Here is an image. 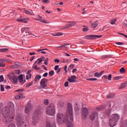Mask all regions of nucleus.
I'll list each match as a JSON object with an SVG mask.
<instances>
[{
	"instance_id": "2f4dec72",
	"label": "nucleus",
	"mask_w": 127,
	"mask_h": 127,
	"mask_svg": "<svg viewBox=\"0 0 127 127\" xmlns=\"http://www.w3.org/2000/svg\"><path fill=\"white\" fill-rule=\"evenodd\" d=\"M116 22H117V19H113V20L111 21L110 23L112 25H114V24H115L116 23Z\"/></svg>"
},
{
	"instance_id": "338daca9",
	"label": "nucleus",
	"mask_w": 127,
	"mask_h": 127,
	"mask_svg": "<svg viewBox=\"0 0 127 127\" xmlns=\"http://www.w3.org/2000/svg\"><path fill=\"white\" fill-rule=\"evenodd\" d=\"M76 71H77V69L76 68H74L73 70H72V73H75V72H76Z\"/></svg>"
},
{
	"instance_id": "f8f14e48",
	"label": "nucleus",
	"mask_w": 127,
	"mask_h": 127,
	"mask_svg": "<svg viewBox=\"0 0 127 127\" xmlns=\"http://www.w3.org/2000/svg\"><path fill=\"white\" fill-rule=\"evenodd\" d=\"M76 24V22H69L68 23H67L65 24V27L63 28V29H64L65 28H70V27H72V26H74Z\"/></svg>"
},
{
	"instance_id": "c85d7f7f",
	"label": "nucleus",
	"mask_w": 127,
	"mask_h": 127,
	"mask_svg": "<svg viewBox=\"0 0 127 127\" xmlns=\"http://www.w3.org/2000/svg\"><path fill=\"white\" fill-rule=\"evenodd\" d=\"M86 80L87 81H97V80H98V79H97L96 78H87Z\"/></svg>"
},
{
	"instance_id": "f257e3e1",
	"label": "nucleus",
	"mask_w": 127,
	"mask_h": 127,
	"mask_svg": "<svg viewBox=\"0 0 127 127\" xmlns=\"http://www.w3.org/2000/svg\"><path fill=\"white\" fill-rule=\"evenodd\" d=\"M66 114L67 115L64 116L62 113H58L57 115V123L59 125L66 124L67 123V127H73V108L72 104H68V109Z\"/></svg>"
},
{
	"instance_id": "f3484780",
	"label": "nucleus",
	"mask_w": 127,
	"mask_h": 127,
	"mask_svg": "<svg viewBox=\"0 0 127 127\" xmlns=\"http://www.w3.org/2000/svg\"><path fill=\"white\" fill-rule=\"evenodd\" d=\"M98 25H99V22H98V21H95L91 24V28H96Z\"/></svg>"
},
{
	"instance_id": "9d476101",
	"label": "nucleus",
	"mask_w": 127,
	"mask_h": 127,
	"mask_svg": "<svg viewBox=\"0 0 127 127\" xmlns=\"http://www.w3.org/2000/svg\"><path fill=\"white\" fill-rule=\"evenodd\" d=\"M76 79H77V76L71 75L70 77H68L67 81L69 82V83H75V82H76Z\"/></svg>"
},
{
	"instance_id": "13d9d810",
	"label": "nucleus",
	"mask_w": 127,
	"mask_h": 127,
	"mask_svg": "<svg viewBox=\"0 0 127 127\" xmlns=\"http://www.w3.org/2000/svg\"><path fill=\"white\" fill-rule=\"evenodd\" d=\"M55 62L56 63H59L60 62V60H59V59H55Z\"/></svg>"
},
{
	"instance_id": "58836bf2",
	"label": "nucleus",
	"mask_w": 127,
	"mask_h": 127,
	"mask_svg": "<svg viewBox=\"0 0 127 127\" xmlns=\"http://www.w3.org/2000/svg\"><path fill=\"white\" fill-rule=\"evenodd\" d=\"M22 22H24V23H27V22H28V21L26 18H23Z\"/></svg>"
},
{
	"instance_id": "1a4fd4ad",
	"label": "nucleus",
	"mask_w": 127,
	"mask_h": 127,
	"mask_svg": "<svg viewBox=\"0 0 127 127\" xmlns=\"http://www.w3.org/2000/svg\"><path fill=\"white\" fill-rule=\"evenodd\" d=\"M88 109L86 108H83L82 110V117L83 119H86L87 118V116H88Z\"/></svg>"
},
{
	"instance_id": "c9c22d12",
	"label": "nucleus",
	"mask_w": 127,
	"mask_h": 127,
	"mask_svg": "<svg viewBox=\"0 0 127 127\" xmlns=\"http://www.w3.org/2000/svg\"><path fill=\"white\" fill-rule=\"evenodd\" d=\"M64 47H65V46L63 45L62 46H58L56 47L57 49H64Z\"/></svg>"
},
{
	"instance_id": "dca6fc26",
	"label": "nucleus",
	"mask_w": 127,
	"mask_h": 127,
	"mask_svg": "<svg viewBox=\"0 0 127 127\" xmlns=\"http://www.w3.org/2000/svg\"><path fill=\"white\" fill-rule=\"evenodd\" d=\"M104 73V71H101L100 73L99 72H96L94 74V77H96V78H100L102 75Z\"/></svg>"
},
{
	"instance_id": "7c9ffc66",
	"label": "nucleus",
	"mask_w": 127,
	"mask_h": 127,
	"mask_svg": "<svg viewBox=\"0 0 127 127\" xmlns=\"http://www.w3.org/2000/svg\"><path fill=\"white\" fill-rule=\"evenodd\" d=\"M49 75L51 76L52 77L53 75H54V70H51L49 72Z\"/></svg>"
},
{
	"instance_id": "6e6d98bb",
	"label": "nucleus",
	"mask_w": 127,
	"mask_h": 127,
	"mask_svg": "<svg viewBox=\"0 0 127 127\" xmlns=\"http://www.w3.org/2000/svg\"><path fill=\"white\" fill-rule=\"evenodd\" d=\"M48 76V72H45L43 75V77H47Z\"/></svg>"
},
{
	"instance_id": "f704fd0d",
	"label": "nucleus",
	"mask_w": 127,
	"mask_h": 127,
	"mask_svg": "<svg viewBox=\"0 0 127 127\" xmlns=\"http://www.w3.org/2000/svg\"><path fill=\"white\" fill-rule=\"evenodd\" d=\"M15 73L16 74V75H19L20 74V70L19 69H16L15 70Z\"/></svg>"
},
{
	"instance_id": "3c124183",
	"label": "nucleus",
	"mask_w": 127,
	"mask_h": 127,
	"mask_svg": "<svg viewBox=\"0 0 127 127\" xmlns=\"http://www.w3.org/2000/svg\"><path fill=\"white\" fill-rule=\"evenodd\" d=\"M67 68H68V66L67 65L64 66V71L66 73L68 72V70H67Z\"/></svg>"
},
{
	"instance_id": "6e6552de",
	"label": "nucleus",
	"mask_w": 127,
	"mask_h": 127,
	"mask_svg": "<svg viewBox=\"0 0 127 127\" xmlns=\"http://www.w3.org/2000/svg\"><path fill=\"white\" fill-rule=\"evenodd\" d=\"M8 78L9 79V80L12 82V83H14V84H16L18 81V78H17V76L16 75H13L12 77L9 75H7Z\"/></svg>"
},
{
	"instance_id": "774afa93",
	"label": "nucleus",
	"mask_w": 127,
	"mask_h": 127,
	"mask_svg": "<svg viewBox=\"0 0 127 127\" xmlns=\"http://www.w3.org/2000/svg\"><path fill=\"white\" fill-rule=\"evenodd\" d=\"M46 13H51V11H48V10H46Z\"/></svg>"
},
{
	"instance_id": "de8ad7c7",
	"label": "nucleus",
	"mask_w": 127,
	"mask_h": 127,
	"mask_svg": "<svg viewBox=\"0 0 127 127\" xmlns=\"http://www.w3.org/2000/svg\"><path fill=\"white\" fill-rule=\"evenodd\" d=\"M69 82L66 81L64 83V87H67L68 86Z\"/></svg>"
},
{
	"instance_id": "09e8293b",
	"label": "nucleus",
	"mask_w": 127,
	"mask_h": 127,
	"mask_svg": "<svg viewBox=\"0 0 127 127\" xmlns=\"http://www.w3.org/2000/svg\"><path fill=\"white\" fill-rule=\"evenodd\" d=\"M59 68V65H57L55 66V71H57Z\"/></svg>"
},
{
	"instance_id": "e2e57ef3",
	"label": "nucleus",
	"mask_w": 127,
	"mask_h": 127,
	"mask_svg": "<svg viewBox=\"0 0 127 127\" xmlns=\"http://www.w3.org/2000/svg\"><path fill=\"white\" fill-rule=\"evenodd\" d=\"M5 62H7V63L10 62V60H9V59H5Z\"/></svg>"
},
{
	"instance_id": "ddd939ff",
	"label": "nucleus",
	"mask_w": 127,
	"mask_h": 127,
	"mask_svg": "<svg viewBox=\"0 0 127 127\" xmlns=\"http://www.w3.org/2000/svg\"><path fill=\"white\" fill-rule=\"evenodd\" d=\"M31 111V104L30 103H28L25 108V114H28L30 113Z\"/></svg>"
},
{
	"instance_id": "a211bd4d",
	"label": "nucleus",
	"mask_w": 127,
	"mask_h": 127,
	"mask_svg": "<svg viewBox=\"0 0 127 127\" xmlns=\"http://www.w3.org/2000/svg\"><path fill=\"white\" fill-rule=\"evenodd\" d=\"M107 99H113L115 97L114 93H110L106 96Z\"/></svg>"
},
{
	"instance_id": "bf43d9fd",
	"label": "nucleus",
	"mask_w": 127,
	"mask_h": 127,
	"mask_svg": "<svg viewBox=\"0 0 127 127\" xmlns=\"http://www.w3.org/2000/svg\"><path fill=\"white\" fill-rule=\"evenodd\" d=\"M88 29L87 28H84L83 29V31H84V32H87V31H88Z\"/></svg>"
},
{
	"instance_id": "680f3d73",
	"label": "nucleus",
	"mask_w": 127,
	"mask_h": 127,
	"mask_svg": "<svg viewBox=\"0 0 127 127\" xmlns=\"http://www.w3.org/2000/svg\"><path fill=\"white\" fill-rule=\"evenodd\" d=\"M42 67H43L44 68L45 71H47V67H46L45 65H42Z\"/></svg>"
},
{
	"instance_id": "5701e85b",
	"label": "nucleus",
	"mask_w": 127,
	"mask_h": 127,
	"mask_svg": "<svg viewBox=\"0 0 127 127\" xmlns=\"http://www.w3.org/2000/svg\"><path fill=\"white\" fill-rule=\"evenodd\" d=\"M31 78V74L30 73L29 71H28L26 75V79L28 80V79Z\"/></svg>"
},
{
	"instance_id": "72a5a7b5",
	"label": "nucleus",
	"mask_w": 127,
	"mask_h": 127,
	"mask_svg": "<svg viewBox=\"0 0 127 127\" xmlns=\"http://www.w3.org/2000/svg\"><path fill=\"white\" fill-rule=\"evenodd\" d=\"M0 67L1 68H4L5 67V64L4 63H1L0 64Z\"/></svg>"
},
{
	"instance_id": "4be33fe9",
	"label": "nucleus",
	"mask_w": 127,
	"mask_h": 127,
	"mask_svg": "<svg viewBox=\"0 0 127 127\" xmlns=\"http://www.w3.org/2000/svg\"><path fill=\"white\" fill-rule=\"evenodd\" d=\"M29 29V27H23L21 29V32L23 33V32H25V31H28Z\"/></svg>"
},
{
	"instance_id": "0e129e2a",
	"label": "nucleus",
	"mask_w": 127,
	"mask_h": 127,
	"mask_svg": "<svg viewBox=\"0 0 127 127\" xmlns=\"http://www.w3.org/2000/svg\"><path fill=\"white\" fill-rule=\"evenodd\" d=\"M5 89H6L7 90L8 89H10V86H9V85H6L5 86Z\"/></svg>"
},
{
	"instance_id": "79ce46f5",
	"label": "nucleus",
	"mask_w": 127,
	"mask_h": 127,
	"mask_svg": "<svg viewBox=\"0 0 127 127\" xmlns=\"http://www.w3.org/2000/svg\"><path fill=\"white\" fill-rule=\"evenodd\" d=\"M107 79L108 81H111V80H112V74H109L107 77Z\"/></svg>"
},
{
	"instance_id": "e433bc0d",
	"label": "nucleus",
	"mask_w": 127,
	"mask_h": 127,
	"mask_svg": "<svg viewBox=\"0 0 127 127\" xmlns=\"http://www.w3.org/2000/svg\"><path fill=\"white\" fill-rule=\"evenodd\" d=\"M3 75H0V83H1V82H3Z\"/></svg>"
},
{
	"instance_id": "7ed1b4c3",
	"label": "nucleus",
	"mask_w": 127,
	"mask_h": 127,
	"mask_svg": "<svg viewBox=\"0 0 127 127\" xmlns=\"http://www.w3.org/2000/svg\"><path fill=\"white\" fill-rule=\"evenodd\" d=\"M119 120H120V115H119V114H115L112 115L110 117V119L109 120V125L110 127H115L117 125V123L119 122Z\"/></svg>"
},
{
	"instance_id": "4d7b16f0",
	"label": "nucleus",
	"mask_w": 127,
	"mask_h": 127,
	"mask_svg": "<svg viewBox=\"0 0 127 127\" xmlns=\"http://www.w3.org/2000/svg\"><path fill=\"white\" fill-rule=\"evenodd\" d=\"M67 45H70V44H66L64 45L65 47L64 48V49H68V47H67Z\"/></svg>"
},
{
	"instance_id": "20e7f679",
	"label": "nucleus",
	"mask_w": 127,
	"mask_h": 127,
	"mask_svg": "<svg viewBox=\"0 0 127 127\" xmlns=\"http://www.w3.org/2000/svg\"><path fill=\"white\" fill-rule=\"evenodd\" d=\"M46 113L48 116H54L55 115V106L52 105L48 107Z\"/></svg>"
},
{
	"instance_id": "473e14b6",
	"label": "nucleus",
	"mask_w": 127,
	"mask_h": 127,
	"mask_svg": "<svg viewBox=\"0 0 127 127\" xmlns=\"http://www.w3.org/2000/svg\"><path fill=\"white\" fill-rule=\"evenodd\" d=\"M62 35H63L62 32H58L55 35V36H61Z\"/></svg>"
},
{
	"instance_id": "6ab92c4d",
	"label": "nucleus",
	"mask_w": 127,
	"mask_h": 127,
	"mask_svg": "<svg viewBox=\"0 0 127 127\" xmlns=\"http://www.w3.org/2000/svg\"><path fill=\"white\" fill-rule=\"evenodd\" d=\"M127 86V82H123L122 83L120 89H124V88H126V87Z\"/></svg>"
},
{
	"instance_id": "5fc2aeb1",
	"label": "nucleus",
	"mask_w": 127,
	"mask_h": 127,
	"mask_svg": "<svg viewBox=\"0 0 127 127\" xmlns=\"http://www.w3.org/2000/svg\"><path fill=\"white\" fill-rule=\"evenodd\" d=\"M35 58V56L32 57L30 59V61H31V62L33 61Z\"/></svg>"
},
{
	"instance_id": "f03ea898",
	"label": "nucleus",
	"mask_w": 127,
	"mask_h": 127,
	"mask_svg": "<svg viewBox=\"0 0 127 127\" xmlns=\"http://www.w3.org/2000/svg\"><path fill=\"white\" fill-rule=\"evenodd\" d=\"M10 107L9 106H6L2 111V114L3 118L5 120L6 124L11 123L15 117V112H14V111L12 112H10Z\"/></svg>"
},
{
	"instance_id": "c03bdc74",
	"label": "nucleus",
	"mask_w": 127,
	"mask_h": 127,
	"mask_svg": "<svg viewBox=\"0 0 127 127\" xmlns=\"http://www.w3.org/2000/svg\"><path fill=\"white\" fill-rule=\"evenodd\" d=\"M0 88H1V92H3L4 91V87H3V85H0Z\"/></svg>"
},
{
	"instance_id": "864d4df0",
	"label": "nucleus",
	"mask_w": 127,
	"mask_h": 127,
	"mask_svg": "<svg viewBox=\"0 0 127 127\" xmlns=\"http://www.w3.org/2000/svg\"><path fill=\"white\" fill-rule=\"evenodd\" d=\"M23 18H18L17 19V20L19 22H22V20H23Z\"/></svg>"
},
{
	"instance_id": "39448f33",
	"label": "nucleus",
	"mask_w": 127,
	"mask_h": 127,
	"mask_svg": "<svg viewBox=\"0 0 127 127\" xmlns=\"http://www.w3.org/2000/svg\"><path fill=\"white\" fill-rule=\"evenodd\" d=\"M42 58H40L39 59H37L34 63V65L32 66V68H33L35 70H37V71L40 70V68L38 67V65H41V64H42Z\"/></svg>"
},
{
	"instance_id": "bb28decb",
	"label": "nucleus",
	"mask_w": 127,
	"mask_h": 127,
	"mask_svg": "<svg viewBox=\"0 0 127 127\" xmlns=\"http://www.w3.org/2000/svg\"><path fill=\"white\" fill-rule=\"evenodd\" d=\"M126 72V69H125V67H122L120 69V73L122 74H124Z\"/></svg>"
},
{
	"instance_id": "b1692460",
	"label": "nucleus",
	"mask_w": 127,
	"mask_h": 127,
	"mask_svg": "<svg viewBox=\"0 0 127 127\" xmlns=\"http://www.w3.org/2000/svg\"><path fill=\"white\" fill-rule=\"evenodd\" d=\"M39 18L37 19V20H39V21H40V22H43L44 23H45V21L44 20H42V17L41 16L38 15Z\"/></svg>"
},
{
	"instance_id": "ea45409f",
	"label": "nucleus",
	"mask_w": 127,
	"mask_h": 127,
	"mask_svg": "<svg viewBox=\"0 0 127 127\" xmlns=\"http://www.w3.org/2000/svg\"><path fill=\"white\" fill-rule=\"evenodd\" d=\"M44 104H45V105H46V106H47V105H48V104H49V101H48V99H46L44 101Z\"/></svg>"
},
{
	"instance_id": "412c9836",
	"label": "nucleus",
	"mask_w": 127,
	"mask_h": 127,
	"mask_svg": "<svg viewBox=\"0 0 127 127\" xmlns=\"http://www.w3.org/2000/svg\"><path fill=\"white\" fill-rule=\"evenodd\" d=\"M40 79H41V76L40 75H37L34 79L35 82H37Z\"/></svg>"
},
{
	"instance_id": "423d86ee",
	"label": "nucleus",
	"mask_w": 127,
	"mask_h": 127,
	"mask_svg": "<svg viewBox=\"0 0 127 127\" xmlns=\"http://www.w3.org/2000/svg\"><path fill=\"white\" fill-rule=\"evenodd\" d=\"M23 91H24V89H18L15 91V92H19L18 95H16L15 97V99L16 100H18L19 99H24L25 98V96L23 95V93L20 92H23Z\"/></svg>"
},
{
	"instance_id": "cd10ccee",
	"label": "nucleus",
	"mask_w": 127,
	"mask_h": 127,
	"mask_svg": "<svg viewBox=\"0 0 127 127\" xmlns=\"http://www.w3.org/2000/svg\"><path fill=\"white\" fill-rule=\"evenodd\" d=\"M25 13L29 14V15H34V14H32V13H31L30 11L28 10H25Z\"/></svg>"
},
{
	"instance_id": "37998d69",
	"label": "nucleus",
	"mask_w": 127,
	"mask_h": 127,
	"mask_svg": "<svg viewBox=\"0 0 127 127\" xmlns=\"http://www.w3.org/2000/svg\"><path fill=\"white\" fill-rule=\"evenodd\" d=\"M8 127H15V125H14V124L12 123L11 124H10Z\"/></svg>"
},
{
	"instance_id": "c756f323",
	"label": "nucleus",
	"mask_w": 127,
	"mask_h": 127,
	"mask_svg": "<svg viewBox=\"0 0 127 127\" xmlns=\"http://www.w3.org/2000/svg\"><path fill=\"white\" fill-rule=\"evenodd\" d=\"M33 84V82H31L28 84H26V88H29V87H30V86H32V85Z\"/></svg>"
},
{
	"instance_id": "4c0bfd02",
	"label": "nucleus",
	"mask_w": 127,
	"mask_h": 127,
	"mask_svg": "<svg viewBox=\"0 0 127 127\" xmlns=\"http://www.w3.org/2000/svg\"><path fill=\"white\" fill-rule=\"evenodd\" d=\"M49 60V59L48 58L46 59V60H45V62H44L45 65H47V64H48Z\"/></svg>"
},
{
	"instance_id": "69168bd1",
	"label": "nucleus",
	"mask_w": 127,
	"mask_h": 127,
	"mask_svg": "<svg viewBox=\"0 0 127 127\" xmlns=\"http://www.w3.org/2000/svg\"><path fill=\"white\" fill-rule=\"evenodd\" d=\"M29 55L32 56V55H35V53L33 52V53H29Z\"/></svg>"
},
{
	"instance_id": "393cba45",
	"label": "nucleus",
	"mask_w": 127,
	"mask_h": 127,
	"mask_svg": "<svg viewBox=\"0 0 127 127\" xmlns=\"http://www.w3.org/2000/svg\"><path fill=\"white\" fill-rule=\"evenodd\" d=\"M47 127H56V125L55 124H54L53 125L51 126V124H50V123H47Z\"/></svg>"
},
{
	"instance_id": "9b49d317",
	"label": "nucleus",
	"mask_w": 127,
	"mask_h": 127,
	"mask_svg": "<svg viewBox=\"0 0 127 127\" xmlns=\"http://www.w3.org/2000/svg\"><path fill=\"white\" fill-rule=\"evenodd\" d=\"M47 80V79H46V78H45L42 79L40 82V85L42 89H44V88H46V87H47V83H46Z\"/></svg>"
},
{
	"instance_id": "4468645a",
	"label": "nucleus",
	"mask_w": 127,
	"mask_h": 127,
	"mask_svg": "<svg viewBox=\"0 0 127 127\" xmlns=\"http://www.w3.org/2000/svg\"><path fill=\"white\" fill-rule=\"evenodd\" d=\"M18 81L20 83V84H21V85H23V84H24V83H25V82H26V80H25V79H23V76L22 75V74H20L19 75L18 77Z\"/></svg>"
},
{
	"instance_id": "603ef678",
	"label": "nucleus",
	"mask_w": 127,
	"mask_h": 127,
	"mask_svg": "<svg viewBox=\"0 0 127 127\" xmlns=\"http://www.w3.org/2000/svg\"><path fill=\"white\" fill-rule=\"evenodd\" d=\"M0 62L1 63H2L3 62H5V59H0Z\"/></svg>"
},
{
	"instance_id": "052dcab7",
	"label": "nucleus",
	"mask_w": 127,
	"mask_h": 127,
	"mask_svg": "<svg viewBox=\"0 0 127 127\" xmlns=\"http://www.w3.org/2000/svg\"><path fill=\"white\" fill-rule=\"evenodd\" d=\"M61 68H59L58 70L57 71V74H58V73H60L61 72Z\"/></svg>"
},
{
	"instance_id": "a19ab883",
	"label": "nucleus",
	"mask_w": 127,
	"mask_h": 127,
	"mask_svg": "<svg viewBox=\"0 0 127 127\" xmlns=\"http://www.w3.org/2000/svg\"><path fill=\"white\" fill-rule=\"evenodd\" d=\"M42 1L44 2V3H49V2H50L49 0H43Z\"/></svg>"
},
{
	"instance_id": "a18cd8bd",
	"label": "nucleus",
	"mask_w": 127,
	"mask_h": 127,
	"mask_svg": "<svg viewBox=\"0 0 127 127\" xmlns=\"http://www.w3.org/2000/svg\"><path fill=\"white\" fill-rule=\"evenodd\" d=\"M43 50H48V49H42V50H37V52H40V51H43Z\"/></svg>"
},
{
	"instance_id": "a878e982",
	"label": "nucleus",
	"mask_w": 127,
	"mask_h": 127,
	"mask_svg": "<svg viewBox=\"0 0 127 127\" xmlns=\"http://www.w3.org/2000/svg\"><path fill=\"white\" fill-rule=\"evenodd\" d=\"M8 51V49L6 48L0 49V52H7Z\"/></svg>"
},
{
	"instance_id": "8fccbe9b",
	"label": "nucleus",
	"mask_w": 127,
	"mask_h": 127,
	"mask_svg": "<svg viewBox=\"0 0 127 127\" xmlns=\"http://www.w3.org/2000/svg\"><path fill=\"white\" fill-rule=\"evenodd\" d=\"M116 44H117V45H124L123 43L122 42H117L116 43Z\"/></svg>"
},
{
	"instance_id": "2eb2a0df",
	"label": "nucleus",
	"mask_w": 127,
	"mask_h": 127,
	"mask_svg": "<svg viewBox=\"0 0 127 127\" xmlns=\"http://www.w3.org/2000/svg\"><path fill=\"white\" fill-rule=\"evenodd\" d=\"M96 117H98V113L97 112H92L90 116V119L91 121H94Z\"/></svg>"
},
{
	"instance_id": "0eeeda50",
	"label": "nucleus",
	"mask_w": 127,
	"mask_h": 127,
	"mask_svg": "<svg viewBox=\"0 0 127 127\" xmlns=\"http://www.w3.org/2000/svg\"><path fill=\"white\" fill-rule=\"evenodd\" d=\"M102 37V36L101 35H88L87 36H85L84 37V38L85 39H90V40H93V39H97V38H101Z\"/></svg>"
},
{
	"instance_id": "49530a36",
	"label": "nucleus",
	"mask_w": 127,
	"mask_h": 127,
	"mask_svg": "<svg viewBox=\"0 0 127 127\" xmlns=\"http://www.w3.org/2000/svg\"><path fill=\"white\" fill-rule=\"evenodd\" d=\"M74 67H75V65L73 64H71L69 66V67L70 68V69H73Z\"/></svg>"
},
{
	"instance_id": "aec40b11",
	"label": "nucleus",
	"mask_w": 127,
	"mask_h": 127,
	"mask_svg": "<svg viewBox=\"0 0 127 127\" xmlns=\"http://www.w3.org/2000/svg\"><path fill=\"white\" fill-rule=\"evenodd\" d=\"M16 121L17 123H21V118L20 115H17L16 117Z\"/></svg>"
}]
</instances>
